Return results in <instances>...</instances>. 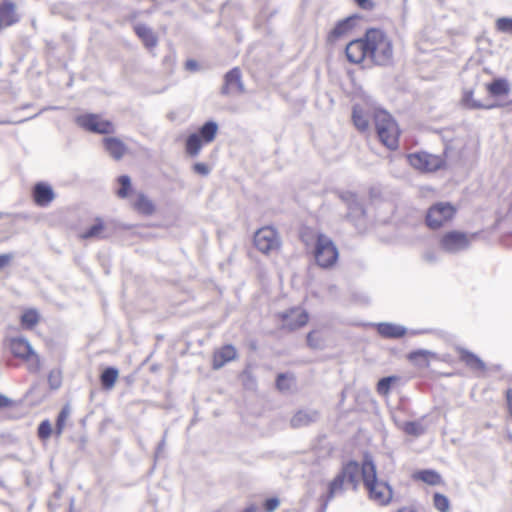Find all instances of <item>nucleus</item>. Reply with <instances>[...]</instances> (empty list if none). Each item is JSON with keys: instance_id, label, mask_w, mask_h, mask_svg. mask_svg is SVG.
<instances>
[{"instance_id": "4468645a", "label": "nucleus", "mask_w": 512, "mask_h": 512, "mask_svg": "<svg viewBox=\"0 0 512 512\" xmlns=\"http://www.w3.org/2000/svg\"><path fill=\"white\" fill-rule=\"evenodd\" d=\"M237 356V352L234 346L225 345L220 349L216 350L213 355V369L217 370L222 368L226 363L234 360Z\"/></svg>"}, {"instance_id": "864d4df0", "label": "nucleus", "mask_w": 512, "mask_h": 512, "mask_svg": "<svg viewBox=\"0 0 512 512\" xmlns=\"http://www.w3.org/2000/svg\"><path fill=\"white\" fill-rule=\"evenodd\" d=\"M256 511H257V508H256V506H254V505H251V506L247 507V508L244 510V512H256Z\"/></svg>"}, {"instance_id": "c03bdc74", "label": "nucleus", "mask_w": 512, "mask_h": 512, "mask_svg": "<svg viewBox=\"0 0 512 512\" xmlns=\"http://www.w3.org/2000/svg\"><path fill=\"white\" fill-rule=\"evenodd\" d=\"M279 504H280V502L277 498L267 499L264 503L265 511L266 512H274L278 508Z\"/></svg>"}, {"instance_id": "1a4fd4ad", "label": "nucleus", "mask_w": 512, "mask_h": 512, "mask_svg": "<svg viewBox=\"0 0 512 512\" xmlns=\"http://www.w3.org/2000/svg\"><path fill=\"white\" fill-rule=\"evenodd\" d=\"M455 209L448 203H438L432 206L426 217L427 225L432 229H438L454 216Z\"/></svg>"}, {"instance_id": "2eb2a0df", "label": "nucleus", "mask_w": 512, "mask_h": 512, "mask_svg": "<svg viewBox=\"0 0 512 512\" xmlns=\"http://www.w3.org/2000/svg\"><path fill=\"white\" fill-rule=\"evenodd\" d=\"M230 91L244 92V86L241 81V73L237 68L229 71L225 76V86L222 89L224 94H228Z\"/></svg>"}, {"instance_id": "5701e85b", "label": "nucleus", "mask_w": 512, "mask_h": 512, "mask_svg": "<svg viewBox=\"0 0 512 512\" xmlns=\"http://www.w3.org/2000/svg\"><path fill=\"white\" fill-rule=\"evenodd\" d=\"M80 236L83 239H89V238L101 239V238L107 237L106 226H105L103 220L100 218H97L95 220V223L90 228H88L86 231L82 232Z\"/></svg>"}, {"instance_id": "f3484780", "label": "nucleus", "mask_w": 512, "mask_h": 512, "mask_svg": "<svg viewBox=\"0 0 512 512\" xmlns=\"http://www.w3.org/2000/svg\"><path fill=\"white\" fill-rule=\"evenodd\" d=\"M34 200L39 206H47L54 199V192L49 185L38 183L34 188Z\"/></svg>"}, {"instance_id": "c85d7f7f", "label": "nucleus", "mask_w": 512, "mask_h": 512, "mask_svg": "<svg viewBox=\"0 0 512 512\" xmlns=\"http://www.w3.org/2000/svg\"><path fill=\"white\" fill-rule=\"evenodd\" d=\"M487 90L495 96L507 95L510 92V87L505 79H496L487 85Z\"/></svg>"}, {"instance_id": "ddd939ff", "label": "nucleus", "mask_w": 512, "mask_h": 512, "mask_svg": "<svg viewBox=\"0 0 512 512\" xmlns=\"http://www.w3.org/2000/svg\"><path fill=\"white\" fill-rule=\"evenodd\" d=\"M354 21V17H347L337 22L335 27L328 34L327 41L329 43H335L339 39L345 37L353 29Z\"/></svg>"}, {"instance_id": "412c9836", "label": "nucleus", "mask_w": 512, "mask_h": 512, "mask_svg": "<svg viewBox=\"0 0 512 512\" xmlns=\"http://www.w3.org/2000/svg\"><path fill=\"white\" fill-rule=\"evenodd\" d=\"M135 32L148 49H152L157 45V37L151 28L139 24L135 26Z\"/></svg>"}, {"instance_id": "393cba45", "label": "nucleus", "mask_w": 512, "mask_h": 512, "mask_svg": "<svg viewBox=\"0 0 512 512\" xmlns=\"http://www.w3.org/2000/svg\"><path fill=\"white\" fill-rule=\"evenodd\" d=\"M218 132V125L214 121L206 122L199 130V136L204 143H211Z\"/></svg>"}, {"instance_id": "c9c22d12", "label": "nucleus", "mask_w": 512, "mask_h": 512, "mask_svg": "<svg viewBox=\"0 0 512 512\" xmlns=\"http://www.w3.org/2000/svg\"><path fill=\"white\" fill-rule=\"evenodd\" d=\"M433 503L434 507L440 512H448L450 509L449 499L441 493L434 494Z\"/></svg>"}, {"instance_id": "bb28decb", "label": "nucleus", "mask_w": 512, "mask_h": 512, "mask_svg": "<svg viewBox=\"0 0 512 512\" xmlns=\"http://www.w3.org/2000/svg\"><path fill=\"white\" fill-rule=\"evenodd\" d=\"M344 479L338 474L328 485L325 505L344 490Z\"/></svg>"}, {"instance_id": "09e8293b", "label": "nucleus", "mask_w": 512, "mask_h": 512, "mask_svg": "<svg viewBox=\"0 0 512 512\" xmlns=\"http://www.w3.org/2000/svg\"><path fill=\"white\" fill-rule=\"evenodd\" d=\"M356 4L365 10H371L374 7L372 0H355Z\"/></svg>"}, {"instance_id": "e433bc0d", "label": "nucleus", "mask_w": 512, "mask_h": 512, "mask_svg": "<svg viewBox=\"0 0 512 512\" xmlns=\"http://www.w3.org/2000/svg\"><path fill=\"white\" fill-rule=\"evenodd\" d=\"M495 28L501 33L512 35V18L500 17L495 21Z\"/></svg>"}, {"instance_id": "dca6fc26", "label": "nucleus", "mask_w": 512, "mask_h": 512, "mask_svg": "<svg viewBox=\"0 0 512 512\" xmlns=\"http://www.w3.org/2000/svg\"><path fill=\"white\" fill-rule=\"evenodd\" d=\"M360 472L362 473V467L360 468L357 462L351 461L343 467L339 475L356 490L359 483Z\"/></svg>"}, {"instance_id": "f257e3e1", "label": "nucleus", "mask_w": 512, "mask_h": 512, "mask_svg": "<svg viewBox=\"0 0 512 512\" xmlns=\"http://www.w3.org/2000/svg\"><path fill=\"white\" fill-rule=\"evenodd\" d=\"M346 56L351 63L387 66L393 61V43L390 37L380 29H369L361 39L351 41L346 46Z\"/></svg>"}, {"instance_id": "39448f33", "label": "nucleus", "mask_w": 512, "mask_h": 512, "mask_svg": "<svg viewBox=\"0 0 512 512\" xmlns=\"http://www.w3.org/2000/svg\"><path fill=\"white\" fill-rule=\"evenodd\" d=\"M9 347L15 357L26 361L30 372H37L40 369V359L26 338L16 337L10 339Z\"/></svg>"}, {"instance_id": "58836bf2", "label": "nucleus", "mask_w": 512, "mask_h": 512, "mask_svg": "<svg viewBox=\"0 0 512 512\" xmlns=\"http://www.w3.org/2000/svg\"><path fill=\"white\" fill-rule=\"evenodd\" d=\"M395 380V377L382 378L377 384L378 393L381 395H387L390 391L391 383Z\"/></svg>"}, {"instance_id": "72a5a7b5", "label": "nucleus", "mask_w": 512, "mask_h": 512, "mask_svg": "<svg viewBox=\"0 0 512 512\" xmlns=\"http://www.w3.org/2000/svg\"><path fill=\"white\" fill-rule=\"evenodd\" d=\"M352 119L354 125L361 131H365L368 128L369 122L367 117L364 115L363 111L355 106L353 108Z\"/></svg>"}, {"instance_id": "79ce46f5", "label": "nucleus", "mask_w": 512, "mask_h": 512, "mask_svg": "<svg viewBox=\"0 0 512 512\" xmlns=\"http://www.w3.org/2000/svg\"><path fill=\"white\" fill-rule=\"evenodd\" d=\"M292 382L293 381L291 378L287 377L284 374H280L277 378L276 385L279 390L286 391L291 388Z\"/></svg>"}, {"instance_id": "de8ad7c7", "label": "nucleus", "mask_w": 512, "mask_h": 512, "mask_svg": "<svg viewBox=\"0 0 512 512\" xmlns=\"http://www.w3.org/2000/svg\"><path fill=\"white\" fill-rule=\"evenodd\" d=\"M49 383L52 388L57 389L60 386V376L59 373L51 372L49 375Z\"/></svg>"}, {"instance_id": "423d86ee", "label": "nucleus", "mask_w": 512, "mask_h": 512, "mask_svg": "<svg viewBox=\"0 0 512 512\" xmlns=\"http://www.w3.org/2000/svg\"><path fill=\"white\" fill-rule=\"evenodd\" d=\"M254 245L263 254L278 252L281 247V238L276 229L265 226L254 234Z\"/></svg>"}, {"instance_id": "2f4dec72", "label": "nucleus", "mask_w": 512, "mask_h": 512, "mask_svg": "<svg viewBox=\"0 0 512 512\" xmlns=\"http://www.w3.org/2000/svg\"><path fill=\"white\" fill-rule=\"evenodd\" d=\"M462 102L466 108L469 109H492L495 105H484L476 101L473 97L472 91H466L463 95Z\"/></svg>"}, {"instance_id": "6ab92c4d", "label": "nucleus", "mask_w": 512, "mask_h": 512, "mask_svg": "<svg viewBox=\"0 0 512 512\" xmlns=\"http://www.w3.org/2000/svg\"><path fill=\"white\" fill-rule=\"evenodd\" d=\"M106 151L116 160L121 159L127 152V147L118 138L107 137L104 139Z\"/></svg>"}, {"instance_id": "5fc2aeb1", "label": "nucleus", "mask_w": 512, "mask_h": 512, "mask_svg": "<svg viewBox=\"0 0 512 512\" xmlns=\"http://www.w3.org/2000/svg\"><path fill=\"white\" fill-rule=\"evenodd\" d=\"M21 122H22V120H21V121H18L17 123H21ZM1 123H3V124H8V123H11V122H10V121H2Z\"/></svg>"}, {"instance_id": "aec40b11", "label": "nucleus", "mask_w": 512, "mask_h": 512, "mask_svg": "<svg viewBox=\"0 0 512 512\" xmlns=\"http://www.w3.org/2000/svg\"><path fill=\"white\" fill-rule=\"evenodd\" d=\"M377 331L380 335L387 338H399L405 335L406 328L392 323H379Z\"/></svg>"}, {"instance_id": "473e14b6", "label": "nucleus", "mask_w": 512, "mask_h": 512, "mask_svg": "<svg viewBox=\"0 0 512 512\" xmlns=\"http://www.w3.org/2000/svg\"><path fill=\"white\" fill-rule=\"evenodd\" d=\"M70 414H71V409L68 405L64 406L62 408V410L60 411V413L57 417L56 429H55V433L57 436H60L63 433V431L66 427L67 421L70 417Z\"/></svg>"}, {"instance_id": "a19ab883", "label": "nucleus", "mask_w": 512, "mask_h": 512, "mask_svg": "<svg viewBox=\"0 0 512 512\" xmlns=\"http://www.w3.org/2000/svg\"><path fill=\"white\" fill-rule=\"evenodd\" d=\"M119 183L121 185V188L118 190L117 194L119 197L125 198L131 186L130 178L126 175H123L119 178Z\"/></svg>"}, {"instance_id": "f03ea898", "label": "nucleus", "mask_w": 512, "mask_h": 512, "mask_svg": "<svg viewBox=\"0 0 512 512\" xmlns=\"http://www.w3.org/2000/svg\"><path fill=\"white\" fill-rule=\"evenodd\" d=\"M362 479L368 491L369 499L380 506H385L392 499V488L377 479L376 466L371 457L365 456L362 464Z\"/></svg>"}, {"instance_id": "9d476101", "label": "nucleus", "mask_w": 512, "mask_h": 512, "mask_svg": "<svg viewBox=\"0 0 512 512\" xmlns=\"http://www.w3.org/2000/svg\"><path fill=\"white\" fill-rule=\"evenodd\" d=\"M409 163L416 169L424 172H433L441 168L444 160L441 156L418 152L408 156Z\"/></svg>"}, {"instance_id": "603ef678", "label": "nucleus", "mask_w": 512, "mask_h": 512, "mask_svg": "<svg viewBox=\"0 0 512 512\" xmlns=\"http://www.w3.org/2000/svg\"><path fill=\"white\" fill-rule=\"evenodd\" d=\"M397 512H417V510L413 507H403L400 508Z\"/></svg>"}, {"instance_id": "b1692460", "label": "nucleus", "mask_w": 512, "mask_h": 512, "mask_svg": "<svg viewBox=\"0 0 512 512\" xmlns=\"http://www.w3.org/2000/svg\"><path fill=\"white\" fill-rule=\"evenodd\" d=\"M459 353L461 361H463L470 368L481 371L485 370L484 362L477 355L465 349H459Z\"/></svg>"}, {"instance_id": "4c0bfd02", "label": "nucleus", "mask_w": 512, "mask_h": 512, "mask_svg": "<svg viewBox=\"0 0 512 512\" xmlns=\"http://www.w3.org/2000/svg\"><path fill=\"white\" fill-rule=\"evenodd\" d=\"M404 430L407 434L419 436L425 432V427L419 422H409L405 424Z\"/></svg>"}, {"instance_id": "37998d69", "label": "nucleus", "mask_w": 512, "mask_h": 512, "mask_svg": "<svg viewBox=\"0 0 512 512\" xmlns=\"http://www.w3.org/2000/svg\"><path fill=\"white\" fill-rule=\"evenodd\" d=\"M307 343L311 348L320 349L322 348V339L317 335L315 331L308 333Z\"/></svg>"}, {"instance_id": "a18cd8bd", "label": "nucleus", "mask_w": 512, "mask_h": 512, "mask_svg": "<svg viewBox=\"0 0 512 512\" xmlns=\"http://www.w3.org/2000/svg\"><path fill=\"white\" fill-rule=\"evenodd\" d=\"M193 170H194V172H196V173H198L200 175H203V176L208 175L209 172H210L209 167L205 163H196V164H194Z\"/></svg>"}, {"instance_id": "3c124183", "label": "nucleus", "mask_w": 512, "mask_h": 512, "mask_svg": "<svg viewBox=\"0 0 512 512\" xmlns=\"http://www.w3.org/2000/svg\"><path fill=\"white\" fill-rule=\"evenodd\" d=\"M196 66H197V63H196V61H194V60H189V61H187V62H186V67H187L188 69L193 70V69H195V68H196Z\"/></svg>"}, {"instance_id": "20e7f679", "label": "nucleus", "mask_w": 512, "mask_h": 512, "mask_svg": "<svg viewBox=\"0 0 512 512\" xmlns=\"http://www.w3.org/2000/svg\"><path fill=\"white\" fill-rule=\"evenodd\" d=\"M314 256L316 263L322 268L332 267L339 256L338 249L331 238L319 234L316 239Z\"/></svg>"}, {"instance_id": "cd10ccee", "label": "nucleus", "mask_w": 512, "mask_h": 512, "mask_svg": "<svg viewBox=\"0 0 512 512\" xmlns=\"http://www.w3.org/2000/svg\"><path fill=\"white\" fill-rule=\"evenodd\" d=\"M134 208L145 215H151L154 212V205L151 200H149L143 194H139L136 200L133 203Z\"/></svg>"}, {"instance_id": "a211bd4d", "label": "nucleus", "mask_w": 512, "mask_h": 512, "mask_svg": "<svg viewBox=\"0 0 512 512\" xmlns=\"http://www.w3.org/2000/svg\"><path fill=\"white\" fill-rule=\"evenodd\" d=\"M318 419V412L315 410H300L291 418V425L294 428L307 426Z\"/></svg>"}, {"instance_id": "f704fd0d", "label": "nucleus", "mask_w": 512, "mask_h": 512, "mask_svg": "<svg viewBox=\"0 0 512 512\" xmlns=\"http://www.w3.org/2000/svg\"><path fill=\"white\" fill-rule=\"evenodd\" d=\"M39 321V314L36 310L25 311L21 316V323L27 329H32Z\"/></svg>"}, {"instance_id": "c756f323", "label": "nucleus", "mask_w": 512, "mask_h": 512, "mask_svg": "<svg viewBox=\"0 0 512 512\" xmlns=\"http://www.w3.org/2000/svg\"><path fill=\"white\" fill-rule=\"evenodd\" d=\"M415 478L429 485H438L441 483V476L434 470H422L415 474Z\"/></svg>"}, {"instance_id": "0eeeda50", "label": "nucleus", "mask_w": 512, "mask_h": 512, "mask_svg": "<svg viewBox=\"0 0 512 512\" xmlns=\"http://www.w3.org/2000/svg\"><path fill=\"white\" fill-rule=\"evenodd\" d=\"M340 198L348 208L347 218L353 222L359 231H364L366 229V220L362 203L352 192H343Z\"/></svg>"}, {"instance_id": "49530a36", "label": "nucleus", "mask_w": 512, "mask_h": 512, "mask_svg": "<svg viewBox=\"0 0 512 512\" xmlns=\"http://www.w3.org/2000/svg\"><path fill=\"white\" fill-rule=\"evenodd\" d=\"M14 405V400L0 393V409L11 408Z\"/></svg>"}, {"instance_id": "7ed1b4c3", "label": "nucleus", "mask_w": 512, "mask_h": 512, "mask_svg": "<svg viewBox=\"0 0 512 512\" xmlns=\"http://www.w3.org/2000/svg\"><path fill=\"white\" fill-rule=\"evenodd\" d=\"M375 128L380 141L389 149L398 147L399 128L392 116L384 110L374 113Z\"/></svg>"}, {"instance_id": "4be33fe9", "label": "nucleus", "mask_w": 512, "mask_h": 512, "mask_svg": "<svg viewBox=\"0 0 512 512\" xmlns=\"http://www.w3.org/2000/svg\"><path fill=\"white\" fill-rule=\"evenodd\" d=\"M435 353L429 350H417L413 351L408 355V359L421 368H426L429 366V362L431 359L435 358Z\"/></svg>"}, {"instance_id": "f8f14e48", "label": "nucleus", "mask_w": 512, "mask_h": 512, "mask_svg": "<svg viewBox=\"0 0 512 512\" xmlns=\"http://www.w3.org/2000/svg\"><path fill=\"white\" fill-rule=\"evenodd\" d=\"M308 314L300 308L291 309L283 315V325L290 330L304 326L308 322Z\"/></svg>"}, {"instance_id": "ea45409f", "label": "nucleus", "mask_w": 512, "mask_h": 512, "mask_svg": "<svg viewBox=\"0 0 512 512\" xmlns=\"http://www.w3.org/2000/svg\"><path fill=\"white\" fill-rule=\"evenodd\" d=\"M52 434V425L49 420H44L40 423L38 427V436L39 438L46 440Z\"/></svg>"}, {"instance_id": "9b49d317", "label": "nucleus", "mask_w": 512, "mask_h": 512, "mask_svg": "<svg viewBox=\"0 0 512 512\" xmlns=\"http://www.w3.org/2000/svg\"><path fill=\"white\" fill-rule=\"evenodd\" d=\"M474 235L468 236L465 233L452 231L445 234L441 239V247L449 253H456L467 248Z\"/></svg>"}, {"instance_id": "7c9ffc66", "label": "nucleus", "mask_w": 512, "mask_h": 512, "mask_svg": "<svg viewBox=\"0 0 512 512\" xmlns=\"http://www.w3.org/2000/svg\"><path fill=\"white\" fill-rule=\"evenodd\" d=\"M118 376H119V372L116 368L109 367V368L105 369L101 375L102 385L106 389L113 388L118 379Z\"/></svg>"}, {"instance_id": "8fccbe9b", "label": "nucleus", "mask_w": 512, "mask_h": 512, "mask_svg": "<svg viewBox=\"0 0 512 512\" xmlns=\"http://www.w3.org/2000/svg\"><path fill=\"white\" fill-rule=\"evenodd\" d=\"M13 259V255L12 254H2L0 255V269L9 265L10 262L12 261Z\"/></svg>"}, {"instance_id": "a878e982", "label": "nucleus", "mask_w": 512, "mask_h": 512, "mask_svg": "<svg viewBox=\"0 0 512 512\" xmlns=\"http://www.w3.org/2000/svg\"><path fill=\"white\" fill-rule=\"evenodd\" d=\"M203 140L197 133H193L188 136L186 140V152L192 157L199 154L203 146Z\"/></svg>"}, {"instance_id": "6e6552de", "label": "nucleus", "mask_w": 512, "mask_h": 512, "mask_svg": "<svg viewBox=\"0 0 512 512\" xmlns=\"http://www.w3.org/2000/svg\"><path fill=\"white\" fill-rule=\"evenodd\" d=\"M76 123L91 132L109 134L114 132V125L97 114H85L76 117Z\"/></svg>"}]
</instances>
